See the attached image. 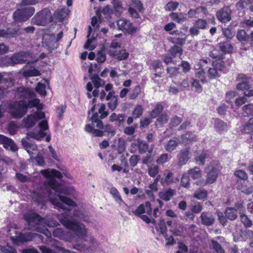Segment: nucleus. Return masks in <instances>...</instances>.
Masks as SVG:
<instances>
[{"instance_id":"15","label":"nucleus","mask_w":253,"mask_h":253,"mask_svg":"<svg viewBox=\"0 0 253 253\" xmlns=\"http://www.w3.org/2000/svg\"><path fill=\"white\" fill-rule=\"evenodd\" d=\"M250 77H247L243 74H240L237 77V80L239 82L236 86L238 90H244L249 88Z\"/></svg>"},{"instance_id":"63","label":"nucleus","mask_w":253,"mask_h":253,"mask_svg":"<svg viewBox=\"0 0 253 253\" xmlns=\"http://www.w3.org/2000/svg\"><path fill=\"white\" fill-rule=\"evenodd\" d=\"M0 250L3 253H17L14 248L9 246H1Z\"/></svg>"},{"instance_id":"26","label":"nucleus","mask_w":253,"mask_h":253,"mask_svg":"<svg viewBox=\"0 0 253 253\" xmlns=\"http://www.w3.org/2000/svg\"><path fill=\"white\" fill-rule=\"evenodd\" d=\"M40 75V71L35 68H31L29 69H24L22 72V75L25 78L37 77Z\"/></svg>"},{"instance_id":"2","label":"nucleus","mask_w":253,"mask_h":253,"mask_svg":"<svg viewBox=\"0 0 253 253\" xmlns=\"http://www.w3.org/2000/svg\"><path fill=\"white\" fill-rule=\"evenodd\" d=\"M39 130H34L28 132L25 138L21 140L23 146L28 153L31 159L34 158L38 155V151L37 146L30 143L27 141L29 138H33L36 140H41L45 137L46 135L45 130L48 129V125L47 120H43L39 124Z\"/></svg>"},{"instance_id":"46","label":"nucleus","mask_w":253,"mask_h":253,"mask_svg":"<svg viewBox=\"0 0 253 253\" xmlns=\"http://www.w3.org/2000/svg\"><path fill=\"white\" fill-rule=\"evenodd\" d=\"M113 5L114 10L116 12H117L119 14L122 12L123 8L121 1L119 0H113Z\"/></svg>"},{"instance_id":"38","label":"nucleus","mask_w":253,"mask_h":253,"mask_svg":"<svg viewBox=\"0 0 253 253\" xmlns=\"http://www.w3.org/2000/svg\"><path fill=\"white\" fill-rule=\"evenodd\" d=\"M177 146V142L175 139H170L165 146L166 150L169 152L173 151Z\"/></svg>"},{"instance_id":"25","label":"nucleus","mask_w":253,"mask_h":253,"mask_svg":"<svg viewBox=\"0 0 253 253\" xmlns=\"http://www.w3.org/2000/svg\"><path fill=\"white\" fill-rule=\"evenodd\" d=\"M26 110L28 108H32L33 107L37 108L38 111H41L42 109V104L40 103V100L38 98H34L30 100L27 104L25 103Z\"/></svg>"},{"instance_id":"35","label":"nucleus","mask_w":253,"mask_h":253,"mask_svg":"<svg viewBox=\"0 0 253 253\" xmlns=\"http://www.w3.org/2000/svg\"><path fill=\"white\" fill-rule=\"evenodd\" d=\"M92 29L90 26H89L88 27V34L87 36V38H88L87 42H86L85 45H84V47L85 49H89L90 50H93L95 48V46H93L91 44L93 39H89L90 35L91 33Z\"/></svg>"},{"instance_id":"7","label":"nucleus","mask_w":253,"mask_h":253,"mask_svg":"<svg viewBox=\"0 0 253 253\" xmlns=\"http://www.w3.org/2000/svg\"><path fill=\"white\" fill-rule=\"evenodd\" d=\"M35 12V9L32 6H26L18 9L13 13V18L16 22H24L31 17Z\"/></svg>"},{"instance_id":"8","label":"nucleus","mask_w":253,"mask_h":253,"mask_svg":"<svg viewBox=\"0 0 253 253\" xmlns=\"http://www.w3.org/2000/svg\"><path fill=\"white\" fill-rule=\"evenodd\" d=\"M11 116L14 118H21L27 112L25 103L22 100L14 102L9 108Z\"/></svg>"},{"instance_id":"39","label":"nucleus","mask_w":253,"mask_h":253,"mask_svg":"<svg viewBox=\"0 0 253 253\" xmlns=\"http://www.w3.org/2000/svg\"><path fill=\"white\" fill-rule=\"evenodd\" d=\"M169 52L172 57H175L181 55L182 54V49L181 47L174 46L170 48Z\"/></svg>"},{"instance_id":"48","label":"nucleus","mask_w":253,"mask_h":253,"mask_svg":"<svg viewBox=\"0 0 253 253\" xmlns=\"http://www.w3.org/2000/svg\"><path fill=\"white\" fill-rule=\"evenodd\" d=\"M46 85L45 84L38 83L36 86V91L41 95L44 96L46 94L45 90Z\"/></svg>"},{"instance_id":"22","label":"nucleus","mask_w":253,"mask_h":253,"mask_svg":"<svg viewBox=\"0 0 253 253\" xmlns=\"http://www.w3.org/2000/svg\"><path fill=\"white\" fill-rule=\"evenodd\" d=\"M175 190L169 188L166 191L160 192L159 196L161 199L165 201H169L175 194Z\"/></svg>"},{"instance_id":"56","label":"nucleus","mask_w":253,"mask_h":253,"mask_svg":"<svg viewBox=\"0 0 253 253\" xmlns=\"http://www.w3.org/2000/svg\"><path fill=\"white\" fill-rule=\"evenodd\" d=\"M190 178L189 176L186 173L183 174L181 180V185L185 188H188L189 186Z\"/></svg>"},{"instance_id":"47","label":"nucleus","mask_w":253,"mask_h":253,"mask_svg":"<svg viewBox=\"0 0 253 253\" xmlns=\"http://www.w3.org/2000/svg\"><path fill=\"white\" fill-rule=\"evenodd\" d=\"M219 47L223 52H230L232 50V45L228 42L220 43Z\"/></svg>"},{"instance_id":"61","label":"nucleus","mask_w":253,"mask_h":253,"mask_svg":"<svg viewBox=\"0 0 253 253\" xmlns=\"http://www.w3.org/2000/svg\"><path fill=\"white\" fill-rule=\"evenodd\" d=\"M156 229L158 231H159L161 234H164L167 231V227L165 221L164 220L160 221Z\"/></svg>"},{"instance_id":"30","label":"nucleus","mask_w":253,"mask_h":253,"mask_svg":"<svg viewBox=\"0 0 253 253\" xmlns=\"http://www.w3.org/2000/svg\"><path fill=\"white\" fill-rule=\"evenodd\" d=\"M170 17L173 20L178 23H181L185 21L187 16L185 14L182 13L172 12L170 14Z\"/></svg>"},{"instance_id":"59","label":"nucleus","mask_w":253,"mask_h":253,"mask_svg":"<svg viewBox=\"0 0 253 253\" xmlns=\"http://www.w3.org/2000/svg\"><path fill=\"white\" fill-rule=\"evenodd\" d=\"M141 92V88L139 85H136L130 94V98L131 99H135Z\"/></svg>"},{"instance_id":"34","label":"nucleus","mask_w":253,"mask_h":253,"mask_svg":"<svg viewBox=\"0 0 253 253\" xmlns=\"http://www.w3.org/2000/svg\"><path fill=\"white\" fill-rule=\"evenodd\" d=\"M110 194L113 196L114 198L115 201L120 205L122 204H125L123 201L119 191L115 187H112L110 189Z\"/></svg>"},{"instance_id":"29","label":"nucleus","mask_w":253,"mask_h":253,"mask_svg":"<svg viewBox=\"0 0 253 253\" xmlns=\"http://www.w3.org/2000/svg\"><path fill=\"white\" fill-rule=\"evenodd\" d=\"M196 140V136L192 133H187L181 135V143L185 145L195 141Z\"/></svg>"},{"instance_id":"44","label":"nucleus","mask_w":253,"mask_h":253,"mask_svg":"<svg viewBox=\"0 0 253 253\" xmlns=\"http://www.w3.org/2000/svg\"><path fill=\"white\" fill-rule=\"evenodd\" d=\"M196 77L199 79L202 82L205 83V72L202 69H197L195 71Z\"/></svg>"},{"instance_id":"52","label":"nucleus","mask_w":253,"mask_h":253,"mask_svg":"<svg viewBox=\"0 0 253 253\" xmlns=\"http://www.w3.org/2000/svg\"><path fill=\"white\" fill-rule=\"evenodd\" d=\"M240 190L243 193L250 195L253 192V187L251 185H247L243 184L240 188Z\"/></svg>"},{"instance_id":"20","label":"nucleus","mask_w":253,"mask_h":253,"mask_svg":"<svg viewBox=\"0 0 253 253\" xmlns=\"http://www.w3.org/2000/svg\"><path fill=\"white\" fill-rule=\"evenodd\" d=\"M13 85V83L10 81L3 79L0 74V98L5 93V91Z\"/></svg>"},{"instance_id":"17","label":"nucleus","mask_w":253,"mask_h":253,"mask_svg":"<svg viewBox=\"0 0 253 253\" xmlns=\"http://www.w3.org/2000/svg\"><path fill=\"white\" fill-rule=\"evenodd\" d=\"M231 13L230 8L228 7H225L217 12L216 16L220 22L226 23L231 19Z\"/></svg>"},{"instance_id":"49","label":"nucleus","mask_w":253,"mask_h":253,"mask_svg":"<svg viewBox=\"0 0 253 253\" xmlns=\"http://www.w3.org/2000/svg\"><path fill=\"white\" fill-rule=\"evenodd\" d=\"M159 167L157 165L150 167L148 169V172L149 175L152 177H154L159 173Z\"/></svg>"},{"instance_id":"12","label":"nucleus","mask_w":253,"mask_h":253,"mask_svg":"<svg viewBox=\"0 0 253 253\" xmlns=\"http://www.w3.org/2000/svg\"><path fill=\"white\" fill-rule=\"evenodd\" d=\"M117 25L121 30L126 31L129 34L136 32V28L132 25L129 21L121 19L117 21Z\"/></svg>"},{"instance_id":"9","label":"nucleus","mask_w":253,"mask_h":253,"mask_svg":"<svg viewBox=\"0 0 253 253\" xmlns=\"http://www.w3.org/2000/svg\"><path fill=\"white\" fill-rule=\"evenodd\" d=\"M45 114L42 111H37L33 114H30L22 120V126L27 128L33 127L39 120L44 119Z\"/></svg>"},{"instance_id":"55","label":"nucleus","mask_w":253,"mask_h":253,"mask_svg":"<svg viewBox=\"0 0 253 253\" xmlns=\"http://www.w3.org/2000/svg\"><path fill=\"white\" fill-rule=\"evenodd\" d=\"M212 247L217 253H224V251L221 246L216 241H211Z\"/></svg>"},{"instance_id":"19","label":"nucleus","mask_w":253,"mask_h":253,"mask_svg":"<svg viewBox=\"0 0 253 253\" xmlns=\"http://www.w3.org/2000/svg\"><path fill=\"white\" fill-rule=\"evenodd\" d=\"M200 218L202 224L207 226L211 225L214 222V218L210 212H202Z\"/></svg>"},{"instance_id":"4","label":"nucleus","mask_w":253,"mask_h":253,"mask_svg":"<svg viewBox=\"0 0 253 253\" xmlns=\"http://www.w3.org/2000/svg\"><path fill=\"white\" fill-rule=\"evenodd\" d=\"M220 165L218 162L213 161L206 168L205 171L207 173V179L200 180L196 182V184L200 186H204L208 184L214 183L218 177L220 171Z\"/></svg>"},{"instance_id":"58","label":"nucleus","mask_w":253,"mask_h":253,"mask_svg":"<svg viewBox=\"0 0 253 253\" xmlns=\"http://www.w3.org/2000/svg\"><path fill=\"white\" fill-rule=\"evenodd\" d=\"M206 10V9L205 7L201 6L200 7L197 8L196 10L190 9L188 12V15L189 17H192L195 15L196 13H199L201 11L205 13Z\"/></svg>"},{"instance_id":"23","label":"nucleus","mask_w":253,"mask_h":253,"mask_svg":"<svg viewBox=\"0 0 253 253\" xmlns=\"http://www.w3.org/2000/svg\"><path fill=\"white\" fill-rule=\"evenodd\" d=\"M173 173L169 171L167 174H165L164 178L161 179V182L162 185H169L171 183H176L179 181L178 177H173Z\"/></svg>"},{"instance_id":"21","label":"nucleus","mask_w":253,"mask_h":253,"mask_svg":"<svg viewBox=\"0 0 253 253\" xmlns=\"http://www.w3.org/2000/svg\"><path fill=\"white\" fill-rule=\"evenodd\" d=\"M114 91H111L106 97V100L109 101L108 106L112 110H114L118 105V98L114 95Z\"/></svg>"},{"instance_id":"33","label":"nucleus","mask_w":253,"mask_h":253,"mask_svg":"<svg viewBox=\"0 0 253 253\" xmlns=\"http://www.w3.org/2000/svg\"><path fill=\"white\" fill-rule=\"evenodd\" d=\"M237 210L234 208H227L225 214L226 217L230 220H234L237 217Z\"/></svg>"},{"instance_id":"3","label":"nucleus","mask_w":253,"mask_h":253,"mask_svg":"<svg viewBox=\"0 0 253 253\" xmlns=\"http://www.w3.org/2000/svg\"><path fill=\"white\" fill-rule=\"evenodd\" d=\"M24 219L29 224V229L41 232L47 237H50L51 234L47 228L43 226L44 219L33 211H30L24 215Z\"/></svg>"},{"instance_id":"54","label":"nucleus","mask_w":253,"mask_h":253,"mask_svg":"<svg viewBox=\"0 0 253 253\" xmlns=\"http://www.w3.org/2000/svg\"><path fill=\"white\" fill-rule=\"evenodd\" d=\"M17 130L18 126L15 123L11 122L9 123L8 126V131L10 134H15L16 133Z\"/></svg>"},{"instance_id":"60","label":"nucleus","mask_w":253,"mask_h":253,"mask_svg":"<svg viewBox=\"0 0 253 253\" xmlns=\"http://www.w3.org/2000/svg\"><path fill=\"white\" fill-rule=\"evenodd\" d=\"M168 121V115L164 113L162 114L157 120V125H162L167 123Z\"/></svg>"},{"instance_id":"57","label":"nucleus","mask_w":253,"mask_h":253,"mask_svg":"<svg viewBox=\"0 0 253 253\" xmlns=\"http://www.w3.org/2000/svg\"><path fill=\"white\" fill-rule=\"evenodd\" d=\"M139 152L140 153L146 152L148 149V144L145 141H139L138 144Z\"/></svg>"},{"instance_id":"31","label":"nucleus","mask_w":253,"mask_h":253,"mask_svg":"<svg viewBox=\"0 0 253 253\" xmlns=\"http://www.w3.org/2000/svg\"><path fill=\"white\" fill-rule=\"evenodd\" d=\"M188 174L193 179H197L202 177V171L199 168L195 167L188 171Z\"/></svg>"},{"instance_id":"51","label":"nucleus","mask_w":253,"mask_h":253,"mask_svg":"<svg viewBox=\"0 0 253 253\" xmlns=\"http://www.w3.org/2000/svg\"><path fill=\"white\" fill-rule=\"evenodd\" d=\"M179 5L178 2L176 1H169L165 6V9L168 11H174L176 10Z\"/></svg>"},{"instance_id":"40","label":"nucleus","mask_w":253,"mask_h":253,"mask_svg":"<svg viewBox=\"0 0 253 253\" xmlns=\"http://www.w3.org/2000/svg\"><path fill=\"white\" fill-rule=\"evenodd\" d=\"M243 114L244 116H253V104L245 105L243 107Z\"/></svg>"},{"instance_id":"62","label":"nucleus","mask_w":253,"mask_h":253,"mask_svg":"<svg viewBox=\"0 0 253 253\" xmlns=\"http://www.w3.org/2000/svg\"><path fill=\"white\" fill-rule=\"evenodd\" d=\"M235 175L242 179L246 180L248 178V175L246 172L242 170H237L235 171Z\"/></svg>"},{"instance_id":"45","label":"nucleus","mask_w":253,"mask_h":253,"mask_svg":"<svg viewBox=\"0 0 253 253\" xmlns=\"http://www.w3.org/2000/svg\"><path fill=\"white\" fill-rule=\"evenodd\" d=\"M143 109L141 105H137L135 106L134 110L132 113V115L135 118L140 117L143 113Z\"/></svg>"},{"instance_id":"32","label":"nucleus","mask_w":253,"mask_h":253,"mask_svg":"<svg viewBox=\"0 0 253 253\" xmlns=\"http://www.w3.org/2000/svg\"><path fill=\"white\" fill-rule=\"evenodd\" d=\"M208 155L205 151H199L195 155V160L199 162L200 165H204L205 163V160L208 158Z\"/></svg>"},{"instance_id":"50","label":"nucleus","mask_w":253,"mask_h":253,"mask_svg":"<svg viewBox=\"0 0 253 253\" xmlns=\"http://www.w3.org/2000/svg\"><path fill=\"white\" fill-rule=\"evenodd\" d=\"M241 222L246 227H251L252 225V221L245 214H242L240 215Z\"/></svg>"},{"instance_id":"13","label":"nucleus","mask_w":253,"mask_h":253,"mask_svg":"<svg viewBox=\"0 0 253 253\" xmlns=\"http://www.w3.org/2000/svg\"><path fill=\"white\" fill-rule=\"evenodd\" d=\"M35 96V93L33 90L24 87L18 88L15 93V96L21 99H32Z\"/></svg>"},{"instance_id":"43","label":"nucleus","mask_w":253,"mask_h":253,"mask_svg":"<svg viewBox=\"0 0 253 253\" xmlns=\"http://www.w3.org/2000/svg\"><path fill=\"white\" fill-rule=\"evenodd\" d=\"M244 131L246 133L253 132V118H251L245 124L244 127Z\"/></svg>"},{"instance_id":"11","label":"nucleus","mask_w":253,"mask_h":253,"mask_svg":"<svg viewBox=\"0 0 253 253\" xmlns=\"http://www.w3.org/2000/svg\"><path fill=\"white\" fill-rule=\"evenodd\" d=\"M32 54L28 52H21L13 55L10 58L11 65L21 64L26 62H32L30 59Z\"/></svg>"},{"instance_id":"28","label":"nucleus","mask_w":253,"mask_h":253,"mask_svg":"<svg viewBox=\"0 0 253 253\" xmlns=\"http://www.w3.org/2000/svg\"><path fill=\"white\" fill-rule=\"evenodd\" d=\"M68 15V10L66 8H59L54 14V17L59 21H62Z\"/></svg>"},{"instance_id":"1","label":"nucleus","mask_w":253,"mask_h":253,"mask_svg":"<svg viewBox=\"0 0 253 253\" xmlns=\"http://www.w3.org/2000/svg\"><path fill=\"white\" fill-rule=\"evenodd\" d=\"M41 172L46 180L42 189L33 192V201L38 205L41 204L42 208L46 200L49 199L55 208L67 211L68 212L59 214L57 217L63 226L74 234L72 236L70 232H65L61 228H57L53 231V236L66 241H71L74 239L76 242L73 246L74 249L83 253H94L98 246L97 242L93 237H90L89 246L84 244L88 238V229L84 224L74 219L78 218L89 222L90 220L88 213L82 207L77 206L73 200L61 195H70L71 192L55 180V177H62L60 172L54 169H44Z\"/></svg>"},{"instance_id":"24","label":"nucleus","mask_w":253,"mask_h":253,"mask_svg":"<svg viewBox=\"0 0 253 253\" xmlns=\"http://www.w3.org/2000/svg\"><path fill=\"white\" fill-rule=\"evenodd\" d=\"M214 126L216 131L219 133H222L228 130L226 123L218 119L215 120Z\"/></svg>"},{"instance_id":"37","label":"nucleus","mask_w":253,"mask_h":253,"mask_svg":"<svg viewBox=\"0 0 253 253\" xmlns=\"http://www.w3.org/2000/svg\"><path fill=\"white\" fill-rule=\"evenodd\" d=\"M92 82L94 86L98 88L104 84V82L98 75H94L91 78Z\"/></svg>"},{"instance_id":"53","label":"nucleus","mask_w":253,"mask_h":253,"mask_svg":"<svg viewBox=\"0 0 253 253\" xmlns=\"http://www.w3.org/2000/svg\"><path fill=\"white\" fill-rule=\"evenodd\" d=\"M194 26L199 29H204L207 27V23L206 20L199 19L195 22Z\"/></svg>"},{"instance_id":"41","label":"nucleus","mask_w":253,"mask_h":253,"mask_svg":"<svg viewBox=\"0 0 253 253\" xmlns=\"http://www.w3.org/2000/svg\"><path fill=\"white\" fill-rule=\"evenodd\" d=\"M207 191L204 189H200L197 191L194 195V197L198 200H203L206 198Z\"/></svg>"},{"instance_id":"14","label":"nucleus","mask_w":253,"mask_h":253,"mask_svg":"<svg viewBox=\"0 0 253 253\" xmlns=\"http://www.w3.org/2000/svg\"><path fill=\"white\" fill-rule=\"evenodd\" d=\"M0 144L2 145L5 149L12 152L18 150L17 145L12 139L2 134H0Z\"/></svg>"},{"instance_id":"5","label":"nucleus","mask_w":253,"mask_h":253,"mask_svg":"<svg viewBox=\"0 0 253 253\" xmlns=\"http://www.w3.org/2000/svg\"><path fill=\"white\" fill-rule=\"evenodd\" d=\"M127 212L129 215H130L131 213H133L136 216L139 217L146 223H152L154 224L155 222L154 219H151L147 215L142 214L145 213H147L149 215L151 214V204L149 202H146L145 204L140 205L135 211L129 208Z\"/></svg>"},{"instance_id":"10","label":"nucleus","mask_w":253,"mask_h":253,"mask_svg":"<svg viewBox=\"0 0 253 253\" xmlns=\"http://www.w3.org/2000/svg\"><path fill=\"white\" fill-rule=\"evenodd\" d=\"M51 14L48 9H44L36 14L33 18V22L38 25L44 26L51 21Z\"/></svg>"},{"instance_id":"18","label":"nucleus","mask_w":253,"mask_h":253,"mask_svg":"<svg viewBox=\"0 0 253 253\" xmlns=\"http://www.w3.org/2000/svg\"><path fill=\"white\" fill-rule=\"evenodd\" d=\"M63 36V33L62 31H61L59 34H57L56 38L55 37L54 35H51L50 36V41L47 42L46 44V46L48 47L49 50H51L57 48V42L62 39Z\"/></svg>"},{"instance_id":"27","label":"nucleus","mask_w":253,"mask_h":253,"mask_svg":"<svg viewBox=\"0 0 253 253\" xmlns=\"http://www.w3.org/2000/svg\"><path fill=\"white\" fill-rule=\"evenodd\" d=\"M190 152L189 149H186L181 151L179 157L178 164L179 165L185 164L188 161L189 158Z\"/></svg>"},{"instance_id":"36","label":"nucleus","mask_w":253,"mask_h":253,"mask_svg":"<svg viewBox=\"0 0 253 253\" xmlns=\"http://www.w3.org/2000/svg\"><path fill=\"white\" fill-rule=\"evenodd\" d=\"M125 116L123 114L117 115L115 113H112L110 116V121L111 122L117 121L120 124L124 122Z\"/></svg>"},{"instance_id":"16","label":"nucleus","mask_w":253,"mask_h":253,"mask_svg":"<svg viewBox=\"0 0 253 253\" xmlns=\"http://www.w3.org/2000/svg\"><path fill=\"white\" fill-rule=\"evenodd\" d=\"M213 68H210L208 75L211 79H214L220 76L221 71L224 68L221 62H215L213 63Z\"/></svg>"},{"instance_id":"64","label":"nucleus","mask_w":253,"mask_h":253,"mask_svg":"<svg viewBox=\"0 0 253 253\" xmlns=\"http://www.w3.org/2000/svg\"><path fill=\"white\" fill-rule=\"evenodd\" d=\"M241 24L242 26L245 28L253 27V17H250V19L244 20Z\"/></svg>"},{"instance_id":"42","label":"nucleus","mask_w":253,"mask_h":253,"mask_svg":"<svg viewBox=\"0 0 253 253\" xmlns=\"http://www.w3.org/2000/svg\"><path fill=\"white\" fill-rule=\"evenodd\" d=\"M163 110V106L160 104H157L155 109L152 110L151 113V117L152 118H156L159 114H160Z\"/></svg>"},{"instance_id":"6","label":"nucleus","mask_w":253,"mask_h":253,"mask_svg":"<svg viewBox=\"0 0 253 253\" xmlns=\"http://www.w3.org/2000/svg\"><path fill=\"white\" fill-rule=\"evenodd\" d=\"M9 235L11 240L16 243L29 242L35 238H41V236L37 233L28 232L25 234L18 233L15 229H10Z\"/></svg>"}]
</instances>
